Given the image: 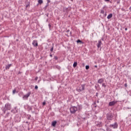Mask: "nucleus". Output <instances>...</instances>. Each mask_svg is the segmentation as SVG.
<instances>
[{"instance_id": "obj_1", "label": "nucleus", "mask_w": 131, "mask_h": 131, "mask_svg": "<svg viewBox=\"0 0 131 131\" xmlns=\"http://www.w3.org/2000/svg\"><path fill=\"white\" fill-rule=\"evenodd\" d=\"M7 110H11V104L9 103H6L5 104V107L3 110L4 113H6Z\"/></svg>"}, {"instance_id": "obj_19", "label": "nucleus", "mask_w": 131, "mask_h": 131, "mask_svg": "<svg viewBox=\"0 0 131 131\" xmlns=\"http://www.w3.org/2000/svg\"><path fill=\"white\" fill-rule=\"evenodd\" d=\"M12 93H13V95H14V94H16V89H14V90L13 91Z\"/></svg>"}, {"instance_id": "obj_23", "label": "nucleus", "mask_w": 131, "mask_h": 131, "mask_svg": "<svg viewBox=\"0 0 131 131\" xmlns=\"http://www.w3.org/2000/svg\"><path fill=\"white\" fill-rule=\"evenodd\" d=\"M37 89H38V86H37V85H36L35 86V90H37Z\"/></svg>"}, {"instance_id": "obj_27", "label": "nucleus", "mask_w": 131, "mask_h": 131, "mask_svg": "<svg viewBox=\"0 0 131 131\" xmlns=\"http://www.w3.org/2000/svg\"><path fill=\"white\" fill-rule=\"evenodd\" d=\"M49 28H51V27H52V26L50 24H49Z\"/></svg>"}, {"instance_id": "obj_30", "label": "nucleus", "mask_w": 131, "mask_h": 131, "mask_svg": "<svg viewBox=\"0 0 131 131\" xmlns=\"http://www.w3.org/2000/svg\"><path fill=\"white\" fill-rule=\"evenodd\" d=\"M95 67L96 68H97L98 67V66H95Z\"/></svg>"}, {"instance_id": "obj_17", "label": "nucleus", "mask_w": 131, "mask_h": 131, "mask_svg": "<svg viewBox=\"0 0 131 131\" xmlns=\"http://www.w3.org/2000/svg\"><path fill=\"white\" fill-rule=\"evenodd\" d=\"M77 42L78 43L79 42H81V43H82V41L80 40V39H78L77 40Z\"/></svg>"}, {"instance_id": "obj_31", "label": "nucleus", "mask_w": 131, "mask_h": 131, "mask_svg": "<svg viewBox=\"0 0 131 131\" xmlns=\"http://www.w3.org/2000/svg\"><path fill=\"white\" fill-rule=\"evenodd\" d=\"M50 57H53V55H52V54H50Z\"/></svg>"}, {"instance_id": "obj_7", "label": "nucleus", "mask_w": 131, "mask_h": 131, "mask_svg": "<svg viewBox=\"0 0 131 131\" xmlns=\"http://www.w3.org/2000/svg\"><path fill=\"white\" fill-rule=\"evenodd\" d=\"M32 45H33V46H34V47H38V43H37V40H34L33 41Z\"/></svg>"}, {"instance_id": "obj_25", "label": "nucleus", "mask_w": 131, "mask_h": 131, "mask_svg": "<svg viewBox=\"0 0 131 131\" xmlns=\"http://www.w3.org/2000/svg\"><path fill=\"white\" fill-rule=\"evenodd\" d=\"M42 105H43V106H45V105H46V102L45 101L43 102Z\"/></svg>"}, {"instance_id": "obj_3", "label": "nucleus", "mask_w": 131, "mask_h": 131, "mask_svg": "<svg viewBox=\"0 0 131 131\" xmlns=\"http://www.w3.org/2000/svg\"><path fill=\"white\" fill-rule=\"evenodd\" d=\"M70 112L73 114H74L77 111V107L76 106H72L70 108Z\"/></svg>"}, {"instance_id": "obj_18", "label": "nucleus", "mask_w": 131, "mask_h": 131, "mask_svg": "<svg viewBox=\"0 0 131 131\" xmlns=\"http://www.w3.org/2000/svg\"><path fill=\"white\" fill-rule=\"evenodd\" d=\"M85 69H86V70H88V69H90V66H85Z\"/></svg>"}, {"instance_id": "obj_5", "label": "nucleus", "mask_w": 131, "mask_h": 131, "mask_svg": "<svg viewBox=\"0 0 131 131\" xmlns=\"http://www.w3.org/2000/svg\"><path fill=\"white\" fill-rule=\"evenodd\" d=\"M106 118L107 120H112L113 119V115L112 114H107Z\"/></svg>"}, {"instance_id": "obj_20", "label": "nucleus", "mask_w": 131, "mask_h": 131, "mask_svg": "<svg viewBox=\"0 0 131 131\" xmlns=\"http://www.w3.org/2000/svg\"><path fill=\"white\" fill-rule=\"evenodd\" d=\"M102 86H103V88H106V85L104 83H102Z\"/></svg>"}, {"instance_id": "obj_22", "label": "nucleus", "mask_w": 131, "mask_h": 131, "mask_svg": "<svg viewBox=\"0 0 131 131\" xmlns=\"http://www.w3.org/2000/svg\"><path fill=\"white\" fill-rule=\"evenodd\" d=\"M104 13H105V11L104 10H101V14H104Z\"/></svg>"}, {"instance_id": "obj_35", "label": "nucleus", "mask_w": 131, "mask_h": 131, "mask_svg": "<svg viewBox=\"0 0 131 131\" xmlns=\"http://www.w3.org/2000/svg\"><path fill=\"white\" fill-rule=\"evenodd\" d=\"M72 2L73 1V0H71Z\"/></svg>"}, {"instance_id": "obj_33", "label": "nucleus", "mask_w": 131, "mask_h": 131, "mask_svg": "<svg viewBox=\"0 0 131 131\" xmlns=\"http://www.w3.org/2000/svg\"><path fill=\"white\" fill-rule=\"evenodd\" d=\"M47 17H49V14H47Z\"/></svg>"}, {"instance_id": "obj_32", "label": "nucleus", "mask_w": 131, "mask_h": 131, "mask_svg": "<svg viewBox=\"0 0 131 131\" xmlns=\"http://www.w3.org/2000/svg\"><path fill=\"white\" fill-rule=\"evenodd\" d=\"M107 2H109L110 0H106Z\"/></svg>"}, {"instance_id": "obj_12", "label": "nucleus", "mask_w": 131, "mask_h": 131, "mask_svg": "<svg viewBox=\"0 0 131 131\" xmlns=\"http://www.w3.org/2000/svg\"><path fill=\"white\" fill-rule=\"evenodd\" d=\"M11 66H12V64H9L8 65L6 66L5 68H6V70L10 69V67H11Z\"/></svg>"}, {"instance_id": "obj_34", "label": "nucleus", "mask_w": 131, "mask_h": 131, "mask_svg": "<svg viewBox=\"0 0 131 131\" xmlns=\"http://www.w3.org/2000/svg\"><path fill=\"white\" fill-rule=\"evenodd\" d=\"M48 3L50 2V1L49 0H48Z\"/></svg>"}, {"instance_id": "obj_16", "label": "nucleus", "mask_w": 131, "mask_h": 131, "mask_svg": "<svg viewBox=\"0 0 131 131\" xmlns=\"http://www.w3.org/2000/svg\"><path fill=\"white\" fill-rule=\"evenodd\" d=\"M77 66V62H75L73 64V67H76Z\"/></svg>"}, {"instance_id": "obj_10", "label": "nucleus", "mask_w": 131, "mask_h": 131, "mask_svg": "<svg viewBox=\"0 0 131 131\" xmlns=\"http://www.w3.org/2000/svg\"><path fill=\"white\" fill-rule=\"evenodd\" d=\"M101 45H102V41H101V40L98 41V43L97 44V47L98 48H100V47H101Z\"/></svg>"}, {"instance_id": "obj_8", "label": "nucleus", "mask_w": 131, "mask_h": 131, "mask_svg": "<svg viewBox=\"0 0 131 131\" xmlns=\"http://www.w3.org/2000/svg\"><path fill=\"white\" fill-rule=\"evenodd\" d=\"M116 103H117V101H113L110 102L108 105L109 106H114V105L116 104Z\"/></svg>"}, {"instance_id": "obj_9", "label": "nucleus", "mask_w": 131, "mask_h": 131, "mask_svg": "<svg viewBox=\"0 0 131 131\" xmlns=\"http://www.w3.org/2000/svg\"><path fill=\"white\" fill-rule=\"evenodd\" d=\"M96 125L98 127H101V126H103V125L102 124V122H96Z\"/></svg>"}, {"instance_id": "obj_29", "label": "nucleus", "mask_w": 131, "mask_h": 131, "mask_svg": "<svg viewBox=\"0 0 131 131\" xmlns=\"http://www.w3.org/2000/svg\"><path fill=\"white\" fill-rule=\"evenodd\" d=\"M125 30L126 31V30H127V28H125Z\"/></svg>"}, {"instance_id": "obj_26", "label": "nucleus", "mask_w": 131, "mask_h": 131, "mask_svg": "<svg viewBox=\"0 0 131 131\" xmlns=\"http://www.w3.org/2000/svg\"><path fill=\"white\" fill-rule=\"evenodd\" d=\"M124 86H125V88H127V83H125V84H124Z\"/></svg>"}, {"instance_id": "obj_28", "label": "nucleus", "mask_w": 131, "mask_h": 131, "mask_svg": "<svg viewBox=\"0 0 131 131\" xmlns=\"http://www.w3.org/2000/svg\"><path fill=\"white\" fill-rule=\"evenodd\" d=\"M37 79H38V77H36L35 78V80H37Z\"/></svg>"}, {"instance_id": "obj_4", "label": "nucleus", "mask_w": 131, "mask_h": 131, "mask_svg": "<svg viewBox=\"0 0 131 131\" xmlns=\"http://www.w3.org/2000/svg\"><path fill=\"white\" fill-rule=\"evenodd\" d=\"M31 95V92H28L26 95H24L23 97L24 100H28V97Z\"/></svg>"}, {"instance_id": "obj_13", "label": "nucleus", "mask_w": 131, "mask_h": 131, "mask_svg": "<svg viewBox=\"0 0 131 131\" xmlns=\"http://www.w3.org/2000/svg\"><path fill=\"white\" fill-rule=\"evenodd\" d=\"M56 124H57V121H54L53 122H52V126H56Z\"/></svg>"}, {"instance_id": "obj_15", "label": "nucleus", "mask_w": 131, "mask_h": 131, "mask_svg": "<svg viewBox=\"0 0 131 131\" xmlns=\"http://www.w3.org/2000/svg\"><path fill=\"white\" fill-rule=\"evenodd\" d=\"M38 3L39 5H41V4H43V1L42 0H38Z\"/></svg>"}, {"instance_id": "obj_6", "label": "nucleus", "mask_w": 131, "mask_h": 131, "mask_svg": "<svg viewBox=\"0 0 131 131\" xmlns=\"http://www.w3.org/2000/svg\"><path fill=\"white\" fill-rule=\"evenodd\" d=\"M110 127H113V128H117L118 127V124L115 122L114 124H111Z\"/></svg>"}, {"instance_id": "obj_11", "label": "nucleus", "mask_w": 131, "mask_h": 131, "mask_svg": "<svg viewBox=\"0 0 131 131\" xmlns=\"http://www.w3.org/2000/svg\"><path fill=\"white\" fill-rule=\"evenodd\" d=\"M104 82V79L101 78L98 80V83H103Z\"/></svg>"}, {"instance_id": "obj_2", "label": "nucleus", "mask_w": 131, "mask_h": 131, "mask_svg": "<svg viewBox=\"0 0 131 131\" xmlns=\"http://www.w3.org/2000/svg\"><path fill=\"white\" fill-rule=\"evenodd\" d=\"M85 86V85L84 84L79 85L77 88V91H78V92H83V91H84Z\"/></svg>"}, {"instance_id": "obj_21", "label": "nucleus", "mask_w": 131, "mask_h": 131, "mask_svg": "<svg viewBox=\"0 0 131 131\" xmlns=\"http://www.w3.org/2000/svg\"><path fill=\"white\" fill-rule=\"evenodd\" d=\"M50 51L51 52H53L54 51V47H52V48H51Z\"/></svg>"}, {"instance_id": "obj_24", "label": "nucleus", "mask_w": 131, "mask_h": 131, "mask_svg": "<svg viewBox=\"0 0 131 131\" xmlns=\"http://www.w3.org/2000/svg\"><path fill=\"white\" fill-rule=\"evenodd\" d=\"M54 59H55V60H58V57L55 56V57H54Z\"/></svg>"}, {"instance_id": "obj_14", "label": "nucleus", "mask_w": 131, "mask_h": 131, "mask_svg": "<svg viewBox=\"0 0 131 131\" xmlns=\"http://www.w3.org/2000/svg\"><path fill=\"white\" fill-rule=\"evenodd\" d=\"M112 16H113V14H112V13H111V14H110L107 16V18L108 19H111V17H112Z\"/></svg>"}]
</instances>
